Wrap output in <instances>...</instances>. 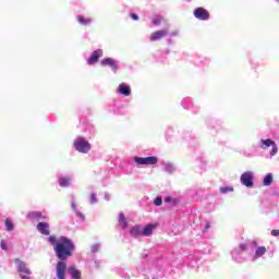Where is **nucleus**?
I'll return each instance as SVG.
<instances>
[{
  "mask_svg": "<svg viewBox=\"0 0 279 279\" xmlns=\"http://www.w3.org/2000/svg\"><path fill=\"white\" fill-rule=\"evenodd\" d=\"M162 167L166 173H173L175 171V166L171 162H163Z\"/></svg>",
  "mask_w": 279,
  "mask_h": 279,
  "instance_id": "obj_27",
  "label": "nucleus"
},
{
  "mask_svg": "<svg viewBox=\"0 0 279 279\" xmlns=\"http://www.w3.org/2000/svg\"><path fill=\"white\" fill-rule=\"evenodd\" d=\"M169 45H173V40L171 38L168 39Z\"/></svg>",
  "mask_w": 279,
  "mask_h": 279,
  "instance_id": "obj_46",
  "label": "nucleus"
},
{
  "mask_svg": "<svg viewBox=\"0 0 279 279\" xmlns=\"http://www.w3.org/2000/svg\"><path fill=\"white\" fill-rule=\"evenodd\" d=\"M271 236H279V230L278 229H274L271 232H270Z\"/></svg>",
  "mask_w": 279,
  "mask_h": 279,
  "instance_id": "obj_39",
  "label": "nucleus"
},
{
  "mask_svg": "<svg viewBox=\"0 0 279 279\" xmlns=\"http://www.w3.org/2000/svg\"><path fill=\"white\" fill-rule=\"evenodd\" d=\"M154 228H156V226L154 225H147L146 227H144L142 229V236H151V233L154 232Z\"/></svg>",
  "mask_w": 279,
  "mask_h": 279,
  "instance_id": "obj_21",
  "label": "nucleus"
},
{
  "mask_svg": "<svg viewBox=\"0 0 279 279\" xmlns=\"http://www.w3.org/2000/svg\"><path fill=\"white\" fill-rule=\"evenodd\" d=\"M271 182H274V174L271 173L266 174L263 181L264 186H271Z\"/></svg>",
  "mask_w": 279,
  "mask_h": 279,
  "instance_id": "obj_30",
  "label": "nucleus"
},
{
  "mask_svg": "<svg viewBox=\"0 0 279 279\" xmlns=\"http://www.w3.org/2000/svg\"><path fill=\"white\" fill-rule=\"evenodd\" d=\"M207 128L210 130V134H217L221 128V121L217 119H209L206 121Z\"/></svg>",
  "mask_w": 279,
  "mask_h": 279,
  "instance_id": "obj_13",
  "label": "nucleus"
},
{
  "mask_svg": "<svg viewBox=\"0 0 279 279\" xmlns=\"http://www.w3.org/2000/svg\"><path fill=\"white\" fill-rule=\"evenodd\" d=\"M190 267H192V269H195L196 267H199V265H197V260L194 262H190Z\"/></svg>",
  "mask_w": 279,
  "mask_h": 279,
  "instance_id": "obj_38",
  "label": "nucleus"
},
{
  "mask_svg": "<svg viewBox=\"0 0 279 279\" xmlns=\"http://www.w3.org/2000/svg\"><path fill=\"white\" fill-rule=\"evenodd\" d=\"M165 36H169V28H163V29L154 32L150 35L149 40L150 43H156V40H160L161 38H165Z\"/></svg>",
  "mask_w": 279,
  "mask_h": 279,
  "instance_id": "obj_17",
  "label": "nucleus"
},
{
  "mask_svg": "<svg viewBox=\"0 0 279 279\" xmlns=\"http://www.w3.org/2000/svg\"><path fill=\"white\" fill-rule=\"evenodd\" d=\"M151 23L155 27H158V25H162L165 23V17L160 15H156L153 20Z\"/></svg>",
  "mask_w": 279,
  "mask_h": 279,
  "instance_id": "obj_28",
  "label": "nucleus"
},
{
  "mask_svg": "<svg viewBox=\"0 0 279 279\" xmlns=\"http://www.w3.org/2000/svg\"><path fill=\"white\" fill-rule=\"evenodd\" d=\"M208 230H210V222H207V223L205 225L203 232H206V231H208Z\"/></svg>",
  "mask_w": 279,
  "mask_h": 279,
  "instance_id": "obj_42",
  "label": "nucleus"
},
{
  "mask_svg": "<svg viewBox=\"0 0 279 279\" xmlns=\"http://www.w3.org/2000/svg\"><path fill=\"white\" fill-rule=\"evenodd\" d=\"M131 19L133 21H138V15L136 13H131Z\"/></svg>",
  "mask_w": 279,
  "mask_h": 279,
  "instance_id": "obj_41",
  "label": "nucleus"
},
{
  "mask_svg": "<svg viewBox=\"0 0 279 279\" xmlns=\"http://www.w3.org/2000/svg\"><path fill=\"white\" fill-rule=\"evenodd\" d=\"M275 2L279 4V0H275Z\"/></svg>",
  "mask_w": 279,
  "mask_h": 279,
  "instance_id": "obj_49",
  "label": "nucleus"
},
{
  "mask_svg": "<svg viewBox=\"0 0 279 279\" xmlns=\"http://www.w3.org/2000/svg\"><path fill=\"white\" fill-rule=\"evenodd\" d=\"M99 250H101V244H99V243L94 244V245H92V247H90L92 254H97V252H99Z\"/></svg>",
  "mask_w": 279,
  "mask_h": 279,
  "instance_id": "obj_34",
  "label": "nucleus"
},
{
  "mask_svg": "<svg viewBox=\"0 0 279 279\" xmlns=\"http://www.w3.org/2000/svg\"><path fill=\"white\" fill-rule=\"evenodd\" d=\"M0 247H1V250H3L4 252H8V242H5V240H1V242H0Z\"/></svg>",
  "mask_w": 279,
  "mask_h": 279,
  "instance_id": "obj_37",
  "label": "nucleus"
},
{
  "mask_svg": "<svg viewBox=\"0 0 279 279\" xmlns=\"http://www.w3.org/2000/svg\"><path fill=\"white\" fill-rule=\"evenodd\" d=\"M194 16L198 21H208L210 19V13H208V11L206 9L201 7V8L195 9Z\"/></svg>",
  "mask_w": 279,
  "mask_h": 279,
  "instance_id": "obj_14",
  "label": "nucleus"
},
{
  "mask_svg": "<svg viewBox=\"0 0 279 279\" xmlns=\"http://www.w3.org/2000/svg\"><path fill=\"white\" fill-rule=\"evenodd\" d=\"M69 271H70L71 278H73V279H80V278H82V272H80V270H77V269L71 267V268H69Z\"/></svg>",
  "mask_w": 279,
  "mask_h": 279,
  "instance_id": "obj_29",
  "label": "nucleus"
},
{
  "mask_svg": "<svg viewBox=\"0 0 279 279\" xmlns=\"http://www.w3.org/2000/svg\"><path fill=\"white\" fill-rule=\"evenodd\" d=\"M259 147L260 149L267 150L268 147H271V150L269 151L270 158H274L276 154H278V144H276L271 138H262L259 141Z\"/></svg>",
  "mask_w": 279,
  "mask_h": 279,
  "instance_id": "obj_6",
  "label": "nucleus"
},
{
  "mask_svg": "<svg viewBox=\"0 0 279 279\" xmlns=\"http://www.w3.org/2000/svg\"><path fill=\"white\" fill-rule=\"evenodd\" d=\"M99 58H104V49L94 50L86 60V64H88V66H93V64H97L99 62Z\"/></svg>",
  "mask_w": 279,
  "mask_h": 279,
  "instance_id": "obj_9",
  "label": "nucleus"
},
{
  "mask_svg": "<svg viewBox=\"0 0 279 279\" xmlns=\"http://www.w3.org/2000/svg\"><path fill=\"white\" fill-rule=\"evenodd\" d=\"M118 221L122 228V230H125L128 228V220L125 219V214L120 213L118 217Z\"/></svg>",
  "mask_w": 279,
  "mask_h": 279,
  "instance_id": "obj_26",
  "label": "nucleus"
},
{
  "mask_svg": "<svg viewBox=\"0 0 279 279\" xmlns=\"http://www.w3.org/2000/svg\"><path fill=\"white\" fill-rule=\"evenodd\" d=\"M71 208L80 221H86V216L77 208V201L74 195L71 196Z\"/></svg>",
  "mask_w": 279,
  "mask_h": 279,
  "instance_id": "obj_11",
  "label": "nucleus"
},
{
  "mask_svg": "<svg viewBox=\"0 0 279 279\" xmlns=\"http://www.w3.org/2000/svg\"><path fill=\"white\" fill-rule=\"evenodd\" d=\"M181 106L182 108H184L185 110H191L194 112V114H197L199 112V107H196L193 105V100H191V98H183L181 101Z\"/></svg>",
  "mask_w": 279,
  "mask_h": 279,
  "instance_id": "obj_15",
  "label": "nucleus"
},
{
  "mask_svg": "<svg viewBox=\"0 0 279 279\" xmlns=\"http://www.w3.org/2000/svg\"><path fill=\"white\" fill-rule=\"evenodd\" d=\"M250 250L248 242L240 243L238 247H234L231 251V258L234 263H245V257L243 256V252H247Z\"/></svg>",
  "mask_w": 279,
  "mask_h": 279,
  "instance_id": "obj_3",
  "label": "nucleus"
},
{
  "mask_svg": "<svg viewBox=\"0 0 279 279\" xmlns=\"http://www.w3.org/2000/svg\"><path fill=\"white\" fill-rule=\"evenodd\" d=\"M270 256H274V252L270 253Z\"/></svg>",
  "mask_w": 279,
  "mask_h": 279,
  "instance_id": "obj_51",
  "label": "nucleus"
},
{
  "mask_svg": "<svg viewBox=\"0 0 279 279\" xmlns=\"http://www.w3.org/2000/svg\"><path fill=\"white\" fill-rule=\"evenodd\" d=\"M76 19L80 25H90L93 23L92 19L85 17L84 15H77Z\"/></svg>",
  "mask_w": 279,
  "mask_h": 279,
  "instance_id": "obj_25",
  "label": "nucleus"
},
{
  "mask_svg": "<svg viewBox=\"0 0 279 279\" xmlns=\"http://www.w3.org/2000/svg\"><path fill=\"white\" fill-rule=\"evenodd\" d=\"M240 182L241 184H243V186H246L247 189H252V186H254V172L246 171L242 173L240 178Z\"/></svg>",
  "mask_w": 279,
  "mask_h": 279,
  "instance_id": "obj_8",
  "label": "nucleus"
},
{
  "mask_svg": "<svg viewBox=\"0 0 279 279\" xmlns=\"http://www.w3.org/2000/svg\"><path fill=\"white\" fill-rule=\"evenodd\" d=\"M105 199H106L107 202H110V194H105Z\"/></svg>",
  "mask_w": 279,
  "mask_h": 279,
  "instance_id": "obj_44",
  "label": "nucleus"
},
{
  "mask_svg": "<svg viewBox=\"0 0 279 279\" xmlns=\"http://www.w3.org/2000/svg\"><path fill=\"white\" fill-rule=\"evenodd\" d=\"M92 147L90 142L84 136H77L73 142V148L78 151V154H88Z\"/></svg>",
  "mask_w": 279,
  "mask_h": 279,
  "instance_id": "obj_4",
  "label": "nucleus"
},
{
  "mask_svg": "<svg viewBox=\"0 0 279 279\" xmlns=\"http://www.w3.org/2000/svg\"><path fill=\"white\" fill-rule=\"evenodd\" d=\"M195 64L196 66L204 69V66H208V64H210V59L206 57H199L198 59L195 60Z\"/></svg>",
  "mask_w": 279,
  "mask_h": 279,
  "instance_id": "obj_20",
  "label": "nucleus"
},
{
  "mask_svg": "<svg viewBox=\"0 0 279 279\" xmlns=\"http://www.w3.org/2000/svg\"><path fill=\"white\" fill-rule=\"evenodd\" d=\"M58 184L61 189H69L73 186V178L70 175H61L58 178Z\"/></svg>",
  "mask_w": 279,
  "mask_h": 279,
  "instance_id": "obj_16",
  "label": "nucleus"
},
{
  "mask_svg": "<svg viewBox=\"0 0 279 279\" xmlns=\"http://www.w3.org/2000/svg\"><path fill=\"white\" fill-rule=\"evenodd\" d=\"M117 93L123 97H130V95H132V87L126 83H121L117 88Z\"/></svg>",
  "mask_w": 279,
  "mask_h": 279,
  "instance_id": "obj_18",
  "label": "nucleus"
},
{
  "mask_svg": "<svg viewBox=\"0 0 279 279\" xmlns=\"http://www.w3.org/2000/svg\"><path fill=\"white\" fill-rule=\"evenodd\" d=\"M178 36V31L170 33V38Z\"/></svg>",
  "mask_w": 279,
  "mask_h": 279,
  "instance_id": "obj_43",
  "label": "nucleus"
},
{
  "mask_svg": "<svg viewBox=\"0 0 279 279\" xmlns=\"http://www.w3.org/2000/svg\"><path fill=\"white\" fill-rule=\"evenodd\" d=\"M142 258H143L144 260H147V258H151V253H149V251H144V252L142 253Z\"/></svg>",
  "mask_w": 279,
  "mask_h": 279,
  "instance_id": "obj_35",
  "label": "nucleus"
},
{
  "mask_svg": "<svg viewBox=\"0 0 279 279\" xmlns=\"http://www.w3.org/2000/svg\"><path fill=\"white\" fill-rule=\"evenodd\" d=\"M220 193L222 195H227V193H234V187L233 186H221Z\"/></svg>",
  "mask_w": 279,
  "mask_h": 279,
  "instance_id": "obj_31",
  "label": "nucleus"
},
{
  "mask_svg": "<svg viewBox=\"0 0 279 279\" xmlns=\"http://www.w3.org/2000/svg\"><path fill=\"white\" fill-rule=\"evenodd\" d=\"M47 241L52 245L53 252L57 258H59L56 266L57 279H66V262L64 260L73 256V252H75V243H73V240L64 235L59 238L50 235L47 238Z\"/></svg>",
  "mask_w": 279,
  "mask_h": 279,
  "instance_id": "obj_1",
  "label": "nucleus"
},
{
  "mask_svg": "<svg viewBox=\"0 0 279 279\" xmlns=\"http://www.w3.org/2000/svg\"><path fill=\"white\" fill-rule=\"evenodd\" d=\"M185 1H187V3H191L192 0H185Z\"/></svg>",
  "mask_w": 279,
  "mask_h": 279,
  "instance_id": "obj_48",
  "label": "nucleus"
},
{
  "mask_svg": "<svg viewBox=\"0 0 279 279\" xmlns=\"http://www.w3.org/2000/svg\"><path fill=\"white\" fill-rule=\"evenodd\" d=\"M190 258V260H191V258H193V256H191V257H189Z\"/></svg>",
  "mask_w": 279,
  "mask_h": 279,
  "instance_id": "obj_52",
  "label": "nucleus"
},
{
  "mask_svg": "<svg viewBox=\"0 0 279 279\" xmlns=\"http://www.w3.org/2000/svg\"><path fill=\"white\" fill-rule=\"evenodd\" d=\"M36 230L39 231L44 236H49V234H51L48 222H38Z\"/></svg>",
  "mask_w": 279,
  "mask_h": 279,
  "instance_id": "obj_19",
  "label": "nucleus"
},
{
  "mask_svg": "<svg viewBox=\"0 0 279 279\" xmlns=\"http://www.w3.org/2000/svg\"><path fill=\"white\" fill-rule=\"evenodd\" d=\"M173 202V198L171 196H168L165 198L166 204H171Z\"/></svg>",
  "mask_w": 279,
  "mask_h": 279,
  "instance_id": "obj_40",
  "label": "nucleus"
},
{
  "mask_svg": "<svg viewBox=\"0 0 279 279\" xmlns=\"http://www.w3.org/2000/svg\"><path fill=\"white\" fill-rule=\"evenodd\" d=\"M133 161L135 162L136 167H149L151 165L158 163V157L150 156V157H133Z\"/></svg>",
  "mask_w": 279,
  "mask_h": 279,
  "instance_id": "obj_5",
  "label": "nucleus"
},
{
  "mask_svg": "<svg viewBox=\"0 0 279 279\" xmlns=\"http://www.w3.org/2000/svg\"><path fill=\"white\" fill-rule=\"evenodd\" d=\"M184 138H191V135L189 133H185Z\"/></svg>",
  "mask_w": 279,
  "mask_h": 279,
  "instance_id": "obj_47",
  "label": "nucleus"
},
{
  "mask_svg": "<svg viewBox=\"0 0 279 279\" xmlns=\"http://www.w3.org/2000/svg\"><path fill=\"white\" fill-rule=\"evenodd\" d=\"M97 202H99V199L97 198V192L93 191L89 196V204L93 206L97 204Z\"/></svg>",
  "mask_w": 279,
  "mask_h": 279,
  "instance_id": "obj_32",
  "label": "nucleus"
},
{
  "mask_svg": "<svg viewBox=\"0 0 279 279\" xmlns=\"http://www.w3.org/2000/svg\"><path fill=\"white\" fill-rule=\"evenodd\" d=\"M4 226L8 232H12V230H14V223H12V220L10 219L4 220Z\"/></svg>",
  "mask_w": 279,
  "mask_h": 279,
  "instance_id": "obj_33",
  "label": "nucleus"
},
{
  "mask_svg": "<svg viewBox=\"0 0 279 279\" xmlns=\"http://www.w3.org/2000/svg\"><path fill=\"white\" fill-rule=\"evenodd\" d=\"M26 218L29 219V221H45L49 219V216L43 215L41 211H29Z\"/></svg>",
  "mask_w": 279,
  "mask_h": 279,
  "instance_id": "obj_12",
  "label": "nucleus"
},
{
  "mask_svg": "<svg viewBox=\"0 0 279 279\" xmlns=\"http://www.w3.org/2000/svg\"><path fill=\"white\" fill-rule=\"evenodd\" d=\"M155 206H162V197L157 196L154 201Z\"/></svg>",
  "mask_w": 279,
  "mask_h": 279,
  "instance_id": "obj_36",
  "label": "nucleus"
},
{
  "mask_svg": "<svg viewBox=\"0 0 279 279\" xmlns=\"http://www.w3.org/2000/svg\"><path fill=\"white\" fill-rule=\"evenodd\" d=\"M248 250H251L250 260L256 263L259 258H263L264 254H267V247L258 246L256 241L247 242Z\"/></svg>",
  "mask_w": 279,
  "mask_h": 279,
  "instance_id": "obj_2",
  "label": "nucleus"
},
{
  "mask_svg": "<svg viewBox=\"0 0 279 279\" xmlns=\"http://www.w3.org/2000/svg\"><path fill=\"white\" fill-rule=\"evenodd\" d=\"M89 189L93 191V189H95L94 186H89Z\"/></svg>",
  "mask_w": 279,
  "mask_h": 279,
  "instance_id": "obj_50",
  "label": "nucleus"
},
{
  "mask_svg": "<svg viewBox=\"0 0 279 279\" xmlns=\"http://www.w3.org/2000/svg\"><path fill=\"white\" fill-rule=\"evenodd\" d=\"M244 156H246V158H252L254 155L245 153Z\"/></svg>",
  "mask_w": 279,
  "mask_h": 279,
  "instance_id": "obj_45",
  "label": "nucleus"
},
{
  "mask_svg": "<svg viewBox=\"0 0 279 279\" xmlns=\"http://www.w3.org/2000/svg\"><path fill=\"white\" fill-rule=\"evenodd\" d=\"M155 56L157 58V62H165V57L169 56V50L166 49L163 51L162 50L157 51Z\"/></svg>",
  "mask_w": 279,
  "mask_h": 279,
  "instance_id": "obj_24",
  "label": "nucleus"
},
{
  "mask_svg": "<svg viewBox=\"0 0 279 279\" xmlns=\"http://www.w3.org/2000/svg\"><path fill=\"white\" fill-rule=\"evenodd\" d=\"M131 235H133L135 239L138 236H143V228H141V226H134L131 230H130Z\"/></svg>",
  "mask_w": 279,
  "mask_h": 279,
  "instance_id": "obj_22",
  "label": "nucleus"
},
{
  "mask_svg": "<svg viewBox=\"0 0 279 279\" xmlns=\"http://www.w3.org/2000/svg\"><path fill=\"white\" fill-rule=\"evenodd\" d=\"M101 66H109L113 73H117L119 71V63L116 59L112 58H105L100 60Z\"/></svg>",
  "mask_w": 279,
  "mask_h": 279,
  "instance_id": "obj_10",
  "label": "nucleus"
},
{
  "mask_svg": "<svg viewBox=\"0 0 279 279\" xmlns=\"http://www.w3.org/2000/svg\"><path fill=\"white\" fill-rule=\"evenodd\" d=\"M117 274H118V276H120V278H123V279H130V278H132V276H134L130 272V270H126L123 268H119L117 270Z\"/></svg>",
  "mask_w": 279,
  "mask_h": 279,
  "instance_id": "obj_23",
  "label": "nucleus"
},
{
  "mask_svg": "<svg viewBox=\"0 0 279 279\" xmlns=\"http://www.w3.org/2000/svg\"><path fill=\"white\" fill-rule=\"evenodd\" d=\"M123 108H125L123 100H113L107 106L108 112L112 114H123Z\"/></svg>",
  "mask_w": 279,
  "mask_h": 279,
  "instance_id": "obj_7",
  "label": "nucleus"
}]
</instances>
